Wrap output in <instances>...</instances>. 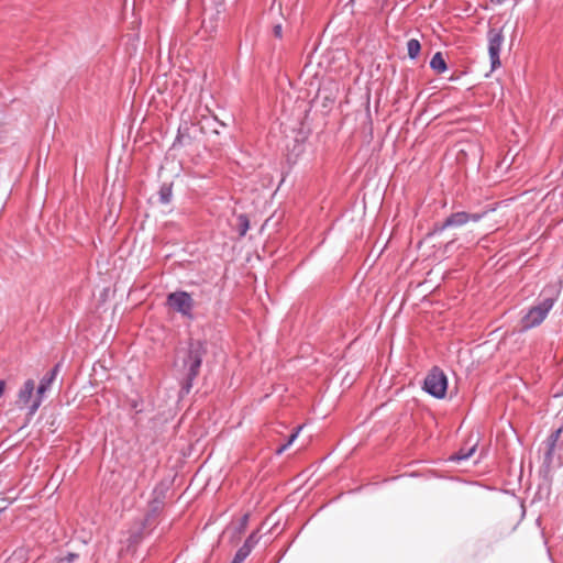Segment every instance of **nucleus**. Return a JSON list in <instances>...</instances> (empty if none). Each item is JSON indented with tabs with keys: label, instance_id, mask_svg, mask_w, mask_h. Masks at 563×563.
Masks as SVG:
<instances>
[{
	"label": "nucleus",
	"instance_id": "1",
	"mask_svg": "<svg viewBox=\"0 0 563 563\" xmlns=\"http://www.w3.org/2000/svg\"><path fill=\"white\" fill-rule=\"evenodd\" d=\"M207 353L206 343L200 340H191L186 350L179 351L178 361L185 373L181 385V395L188 394L192 387L194 379L199 374L202 358Z\"/></svg>",
	"mask_w": 563,
	"mask_h": 563
},
{
	"label": "nucleus",
	"instance_id": "2",
	"mask_svg": "<svg viewBox=\"0 0 563 563\" xmlns=\"http://www.w3.org/2000/svg\"><path fill=\"white\" fill-rule=\"evenodd\" d=\"M560 287L548 285L539 295V302L531 307L522 318V328L532 329L540 325L560 296Z\"/></svg>",
	"mask_w": 563,
	"mask_h": 563
},
{
	"label": "nucleus",
	"instance_id": "3",
	"mask_svg": "<svg viewBox=\"0 0 563 563\" xmlns=\"http://www.w3.org/2000/svg\"><path fill=\"white\" fill-rule=\"evenodd\" d=\"M424 390L435 398H443L448 389V378L438 367L431 369L424 379Z\"/></svg>",
	"mask_w": 563,
	"mask_h": 563
},
{
	"label": "nucleus",
	"instance_id": "4",
	"mask_svg": "<svg viewBox=\"0 0 563 563\" xmlns=\"http://www.w3.org/2000/svg\"><path fill=\"white\" fill-rule=\"evenodd\" d=\"M60 368V363H57L48 373H46L40 382L36 389V395L30 406V416H33L40 408L45 393L51 388Z\"/></svg>",
	"mask_w": 563,
	"mask_h": 563
},
{
	"label": "nucleus",
	"instance_id": "5",
	"mask_svg": "<svg viewBox=\"0 0 563 563\" xmlns=\"http://www.w3.org/2000/svg\"><path fill=\"white\" fill-rule=\"evenodd\" d=\"M168 306L183 316H190L194 307L191 296L186 291L172 292L167 297Z\"/></svg>",
	"mask_w": 563,
	"mask_h": 563
},
{
	"label": "nucleus",
	"instance_id": "6",
	"mask_svg": "<svg viewBox=\"0 0 563 563\" xmlns=\"http://www.w3.org/2000/svg\"><path fill=\"white\" fill-rule=\"evenodd\" d=\"M503 42L504 35L501 30L490 29L488 31V53L493 69L500 65L499 54Z\"/></svg>",
	"mask_w": 563,
	"mask_h": 563
},
{
	"label": "nucleus",
	"instance_id": "7",
	"mask_svg": "<svg viewBox=\"0 0 563 563\" xmlns=\"http://www.w3.org/2000/svg\"><path fill=\"white\" fill-rule=\"evenodd\" d=\"M468 222V212L459 211L450 214L441 224L437 225L434 232H442L448 228H460Z\"/></svg>",
	"mask_w": 563,
	"mask_h": 563
},
{
	"label": "nucleus",
	"instance_id": "8",
	"mask_svg": "<svg viewBox=\"0 0 563 563\" xmlns=\"http://www.w3.org/2000/svg\"><path fill=\"white\" fill-rule=\"evenodd\" d=\"M35 389V383L33 379H27L24 382L23 386L18 393V400L16 404L20 408L27 407L30 409V406L33 401V394Z\"/></svg>",
	"mask_w": 563,
	"mask_h": 563
},
{
	"label": "nucleus",
	"instance_id": "9",
	"mask_svg": "<svg viewBox=\"0 0 563 563\" xmlns=\"http://www.w3.org/2000/svg\"><path fill=\"white\" fill-rule=\"evenodd\" d=\"M430 67L438 74H442L446 70V63L440 52L432 56Z\"/></svg>",
	"mask_w": 563,
	"mask_h": 563
},
{
	"label": "nucleus",
	"instance_id": "10",
	"mask_svg": "<svg viewBox=\"0 0 563 563\" xmlns=\"http://www.w3.org/2000/svg\"><path fill=\"white\" fill-rule=\"evenodd\" d=\"M562 429H556L553 431L547 439L545 445H547V457H550L555 449L556 442L560 439Z\"/></svg>",
	"mask_w": 563,
	"mask_h": 563
},
{
	"label": "nucleus",
	"instance_id": "11",
	"mask_svg": "<svg viewBox=\"0 0 563 563\" xmlns=\"http://www.w3.org/2000/svg\"><path fill=\"white\" fill-rule=\"evenodd\" d=\"M420 49H421V45H420V42L416 38H410L408 42H407V51H408V56L411 58V59H415L419 56L420 54Z\"/></svg>",
	"mask_w": 563,
	"mask_h": 563
},
{
	"label": "nucleus",
	"instance_id": "12",
	"mask_svg": "<svg viewBox=\"0 0 563 563\" xmlns=\"http://www.w3.org/2000/svg\"><path fill=\"white\" fill-rule=\"evenodd\" d=\"M159 201L164 205H167L172 201L173 191H172V185L164 184L159 188L158 191Z\"/></svg>",
	"mask_w": 563,
	"mask_h": 563
},
{
	"label": "nucleus",
	"instance_id": "13",
	"mask_svg": "<svg viewBox=\"0 0 563 563\" xmlns=\"http://www.w3.org/2000/svg\"><path fill=\"white\" fill-rule=\"evenodd\" d=\"M301 429H302V427H301V426H299V427L296 429V431H295V432H292V433L289 435V438H288L287 442L277 449L276 453H277V454H282V453H284V452H285V451H286V450H287V449H288V448L294 443V441L297 439V437H298V434H299V432H300V430H301Z\"/></svg>",
	"mask_w": 563,
	"mask_h": 563
},
{
	"label": "nucleus",
	"instance_id": "14",
	"mask_svg": "<svg viewBox=\"0 0 563 563\" xmlns=\"http://www.w3.org/2000/svg\"><path fill=\"white\" fill-rule=\"evenodd\" d=\"M250 553L251 552H249V547L239 548L231 563H242L250 555Z\"/></svg>",
	"mask_w": 563,
	"mask_h": 563
},
{
	"label": "nucleus",
	"instance_id": "15",
	"mask_svg": "<svg viewBox=\"0 0 563 563\" xmlns=\"http://www.w3.org/2000/svg\"><path fill=\"white\" fill-rule=\"evenodd\" d=\"M260 538L257 537L256 532H253L249 536V538L245 540L242 547H249V552H252L254 547L257 544Z\"/></svg>",
	"mask_w": 563,
	"mask_h": 563
},
{
	"label": "nucleus",
	"instance_id": "16",
	"mask_svg": "<svg viewBox=\"0 0 563 563\" xmlns=\"http://www.w3.org/2000/svg\"><path fill=\"white\" fill-rule=\"evenodd\" d=\"M475 452V445H473L470 450H467L466 452L463 451V450H460L459 453L455 455V460L457 461H462V460H467L470 456H472V454Z\"/></svg>",
	"mask_w": 563,
	"mask_h": 563
},
{
	"label": "nucleus",
	"instance_id": "17",
	"mask_svg": "<svg viewBox=\"0 0 563 563\" xmlns=\"http://www.w3.org/2000/svg\"><path fill=\"white\" fill-rule=\"evenodd\" d=\"M77 558V554L69 553L65 558L58 559L57 563H71Z\"/></svg>",
	"mask_w": 563,
	"mask_h": 563
},
{
	"label": "nucleus",
	"instance_id": "18",
	"mask_svg": "<svg viewBox=\"0 0 563 563\" xmlns=\"http://www.w3.org/2000/svg\"><path fill=\"white\" fill-rule=\"evenodd\" d=\"M484 216H485V212H483V213H468V222L470 221L478 222L479 220L483 219Z\"/></svg>",
	"mask_w": 563,
	"mask_h": 563
},
{
	"label": "nucleus",
	"instance_id": "19",
	"mask_svg": "<svg viewBox=\"0 0 563 563\" xmlns=\"http://www.w3.org/2000/svg\"><path fill=\"white\" fill-rule=\"evenodd\" d=\"M247 229H249V222H247V220L244 219V225H243L241 234L242 235L245 234Z\"/></svg>",
	"mask_w": 563,
	"mask_h": 563
},
{
	"label": "nucleus",
	"instance_id": "20",
	"mask_svg": "<svg viewBox=\"0 0 563 563\" xmlns=\"http://www.w3.org/2000/svg\"><path fill=\"white\" fill-rule=\"evenodd\" d=\"M4 387H5L4 380H0V397L2 396V394L4 391Z\"/></svg>",
	"mask_w": 563,
	"mask_h": 563
},
{
	"label": "nucleus",
	"instance_id": "21",
	"mask_svg": "<svg viewBox=\"0 0 563 563\" xmlns=\"http://www.w3.org/2000/svg\"><path fill=\"white\" fill-rule=\"evenodd\" d=\"M275 34H276L277 36H280V35H282V26H280V25H277V26L275 27Z\"/></svg>",
	"mask_w": 563,
	"mask_h": 563
},
{
	"label": "nucleus",
	"instance_id": "22",
	"mask_svg": "<svg viewBox=\"0 0 563 563\" xmlns=\"http://www.w3.org/2000/svg\"><path fill=\"white\" fill-rule=\"evenodd\" d=\"M247 519H249V516H247V515H245V516L243 517V519H242V527H244V526L246 525Z\"/></svg>",
	"mask_w": 563,
	"mask_h": 563
},
{
	"label": "nucleus",
	"instance_id": "23",
	"mask_svg": "<svg viewBox=\"0 0 563 563\" xmlns=\"http://www.w3.org/2000/svg\"><path fill=\"white\" fill-rule=\"evenodd\" d=\"M493 2H496V3H501L504 2L505 0H492Z\"/></svg>",
	"mask_w": 563,
	"mask_h": 563
}]
</instances>
